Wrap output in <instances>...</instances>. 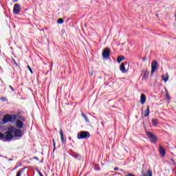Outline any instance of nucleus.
Segmentation results:
<instances>
[{"label":"nucleus","instance_id":"1","mask_svg":"<svg viewBox=\"0 0 176 176\" xmlns=\"http://www.w3.org/2000/svg\"><path fill=\"white\" fill-rule=\"evenodd\" d=\"M10 131L12 132L14 137L21 138L23 137V132L20 129H16L14 126H10Z\"/></svg>","mask_w":176,"mask_h":176},{"label":"nucleus","instance_id":"2","mask_svg":"<svg viewBox=\"0 0 176 176\" xmlns=\"http://www.w3.org/2000/svg\"><path fill=\"white\" fill-rule=\"evenodd\" d=\"M78 140H85L86 138H90V133L87 131H80L77 134Z\"/></svg>","mask_w":176,"mask_h":176},{"label":"nucleus","instance_id":"3","mask_svg":"<svg viewBox=\"0 0 176 176\" xmlns=\"http://www.w3.org/2000/svg\"><path fill=\"white\" fill-rule=\"evenodd\" d=\"M12 119H16V116H12L7 114L3 118V122H1V124H5L6 123H9V122H12Z\"/></svg>","mask_w":176,"mask_h":176},{"label":"nucleus","instance_id":"4","mask_svg":"<svg viewBox=\"0 0 176 176\" xmlns=\"http://www.w3.org/2000/svg\"><path fill=\"white\" fill-rule=\"evenodd\" d=\"M13 140V133L10 131V127L9 128V131L4 133V142H9Z\"/></svg>","mask_w":176,"mask_h":176},{"label":"nucleus","instance_id":"5","mask_svg":"<svg viewBox=\"0 0 176 176\" xmlns=\"http://www.w3.org/2000/svg\"><path fill=\"white\" fill-rule=\"evenodd\" d=\"M146 133L151 142L153 144H156V142L157 141V138H156V135L151 132H146Z\"/></svg>","mask_w":176,"mask_h":176},{"label":"nucleus","instance_id":"6","mask_svg":"<svg viewBox=\"0 0 176 176\" xmlns=\"http://www.w3.org/2000/svg\"><path fill=\"white\" fill-rule=\"evenodd\" d=\"M157 68H159V64L157 63V61L153 60L151 63V74H155Z\"/></svg>","mask_w":176,"mask_h":176},{"label":"nucleus","instance_id":"7","mask_svg":"<svg viewBox=\"0 0 176 176\" xmlns=\"http://www.w3.org/2000/svg\"><path fill=\"white\" fill-rule=\"evenodd\" d=\"M102 54L103 58H109V56H111V50H109V48H104Z\"/></svg>","mask_w":176,"mask_h":176},{"label":"nucleus","instance_id":"8","mask_svg":"<svg viewBox=\"0 0 176 176\" xmlns=\"http://www.w3.org/2000/svg\"><path fill=\"white\" fill-rule=\"evenodd\" d=\"M14 14H19L20 12H21V7L20 6V4L16 3L14 5Z\"/></svg>","mask_w":176,"mask_h":176},{"label":"nucleus","instance_id":"9","mask_svg":"<svg viewBox=\"0 0 176 176\" xmlns=\"http://www.w3.org/2000/svg\"><path fill=\"white\" fill-rule=\"evenodd\" d=\"M15 124L17 129H23V127H24V123H23V121L20 120H16Z\"/></svg>","mask_w":176,"mask_h":176},{"label":"nucleus","instance_id":"10","mask_svg":"<svg viewBox=\"0 0 176 176\" xmlns=\"http://www.w3.org/2000/svg\"><path fill=\"white\" fill-rule=\"evenodd\" d=\"M160 155L162 157H164V156H166V150L164 149V148H163V146H162V145H160Z\"/></svg>","mask_w":176,"mask_h":176},{"label":"nucleus","instance_id":"11","mask_svg":"<svg viewBox=\"0 0 176 176\" xmlns=\"http://www.w3.org/2000/svg\"><path fill=\"white\" fill-rule=\"evenodd\" d=\"M59 133L60 135V140H61L62 144H65V140H64V133H63L62 129H60Z\"/></svg>","mask_w":176,"mask_h":176},{"label":"nucleus","instance_id":"12","mask_svg":"<svg viewBox=\"0 0 176 176\" xmlns=\"http://www.w3.org/2000/svg\"><path fill=\"white\" fill-rule=\"evenodd\" d=\"M146 101V97L145 96V94H142L140 96V103L144 104V102Z\"/></svg>","mask_w":176,"mask_h":176},{"label":"nucleus","instance_id":"13","mask_svg":"<svg viewBox=\"0 0 176 176\" xmlns=\"http://www.w3.org/2000/svg\"><path fill=\"white\" fill-rule=\"evenodd\" d=\"M120 70L121 71V72H122V74H125L126 73V67H124V63H122L120 65Z\"/></svg>","mask_w":176,"mask_h":176},{"label":"nucleus","instance_id":"14","mask_svg":"<svg viewBox=\"0 0 176 176\" xmlns=\"http://www.w3.org/2000/svg\"><path fill=\"white\" fill-rule=\"evenodd\" d=\"M170 76H168V74H166L165 75L162 76V80L165 82V83L168 80Z\"/></svg>","mask_w":176,"mask_h":176},{"label":"nucleus","instance_id":"15","mask_svg":"<svg viewBox=\"0 0 176 176\" xmlns=\"http://www.w3.org/2000/svg\"><path fill=\"white\" fill-rule=\"evenodd\" d=\"M123 60H124V56H119L117 58V62L118 63V64H120V63H122V61H123Z\"/></svg>","mask_w":176,"mask_h":176},{"label":"nucleus","instance_id":"16","mask_svg":"<svg viewBox=\"0 0 176 176\" xmlns=\"http://www.w3.org/2000/svg\"><path fill=\"white\" fill-rule=\"evenodd\" d=\"M148 76H149V72H145L143 74L142 80H145V79H146V78H148Z\"/></svg>","mask_w":176,"mask_h":176},{"label":"nucleus","instance_id":"17","mask_svg":"<svg viewBox=\"0 0 176 176\" xmlns=\"http://www.w3.org/2000/svg\"><path fill=\"white\" fill-rule=\"evenodd\" d=\"M81 116H82V118L85 119L86 123H90V122L89 121V119L87 118V116H86V114L82 113Z\"/></svg>","mask_w":176,"mask_h":176},{"label":"nucleus","instance_id":"18","mask_svg":"<svg viewBox=\"0 0 176 176\" xmlns=\"http://www.w3.org/2000/svg\"><path fill=\"white\" fill-rule=\"evenodd\" d=\"M71 156H72V157H74V159H78V157H80V155L76 153H73L72 154H71Z\"/></svg>","mask_w":176,"mask_h":176},{"label":"nucleus","instance_id":"19","mask_svg":"<svg viewBox=\"0 0 176 176\" xmlns=\"http://www.w3.org/2000/svg\"><path fill=\"white\" fill-rule=\"evenodd\" d=\"M144 116L145 118L149 116V107L148 106L147 107V109L144 111Z\"/></svg>","mask_w":176,"mask_h":176},{"label":"nucleus","instance_id":"20","mask_svg":"<svg viewBox=\"0 0 176 176\" xmlns=\"http://www.w3.org/2000/svg\"><path fill=\"white\" fill-rule=\"evenodd\" d=\"M24 170H25V168H22L19 171H18L16 173V176H21V174H23Z\"/></svg>","mask_w":176,"mask_h":176},{"label":"nucleus","instance_id":"21","mask_svg":"<svg viewBox=\"0 0 176 176\" xmlns=\"http://www.w3.org/2000/svg\"><path fill=\"white\" fill-rule=\"evenodd\" d=\"M5 139V133H2L0 132V140L4 141Z\"/></svg>","mask_w":176,"mask_h":176},{"label":"nucleus","instance_id":"22","mask_svg":"<svg viewBox=\"0 0 176 176\" xmlns=\"http://www.w3.org/2000/svg\"><path fill=\"white\" fill-rule=\"evenodd\" d=\"M57 23L58 24H63V23H64V20L63 19H58Z\"/></svg>","mask_w":176,"mask_h":176},{"label":"nucleus","instance_id":"23","mask_svg":"<svg viewBox=\"0 0 176 176\" xmlns=\"http://www.w3.org/2000/svg\"><path fill=\"white\" fill-rule=\"evenodd\" d=\"M144 176H152V172L148 170L146 174L144 175Z\"/></svg>","mask_w":176,"mask_h":176},{"label":"nucleus","instance_id":"24","mask_svg":"<svg viewBox=\"0 0 176 176\" xmlns=\"http://www.w3.org/2000/svg\"><path fill=\"white\" fill-rule=\"evenodd\" d=\"M166 100H170V96L168 95V91H167V89H166Z\"/></svg>","mask_w":176,"mask_h":176},{"label":"nucleus","instance_id":"25","mask_svg":"<svg viewBox=\"0 0 176 176\" xmlns=\"http://www.w3.org/2000/svg\"><path fill=\"white\" fill-rule=\"evenodd\" d=\"M152 122L155 126H156V124L158 123L157 120L155 119L153 120Z\"/></svg>","mask_w":176,"mask_h":176},{"label":"nucleus","instance_id":"26","mask_svg":"<svg viewBox=\"0 0 176 176\" xmlns=\"http://www.w3.org/2000/svg\"><path fill=\"white\" fill-rule=\"evenodd\" d=\"M0 100H1V101H3V102H6V101H7L6 97H1V98H0Z\"/></svg>","mask_w":176,"mask_h":176},{"label":"nucleus","instance_id":"27","mask_svg":"<svg viewBox=\"0 0 176 176\" xmlns=\"http://www.w3.org/2000/svg\"><path fill=\"white\" fill-rule=\"evenodd\" d=\"M28 68L30 72H31V74H33L32 69H31V67H30V65H28Z\"/></svg>","mask_w":176,"mask_h":176},{"label":"nucleus","instance_id":"28","mask_svg":"<svg viewBox=\"0 0 176 176\" xmlns=\"http://www.w3.org/2000/svg\"><path fill=\"white\" fill-rule=\"evenodd\" d=\"M53 145H54V149H56V141H54V139H53Z\"/></svg>","mask_w":176,"mask_h":176},{"label":"nucleus","instance_id":"29","mask_svg":"<svg viewBox=\"0 0 176 176\" xmlns=\"http://www.w3.org/2000/svg\"><path fill=\"white\" fill-rule=\"evenodd\" d=\"M9 87H10V89H11V90H12V91H14V89H13V87H12V85H10Z\"/></svg>","mask_w":176,"mask_h":176},{"label":"nucleus","instance_id":"30","mask_svg":"<svg viewBox=\"0 0 176 176\" xmlns=\"http://www.w3.org/2000/svg\"><path fill=\"white\" fill-rule=\"evenodd\" d=\"M21 120H22V122H25V118L24 117H23V118H21Z\"/></svg>","mask_w":176,"mask_h":176},{"label":"nucleus","instance_id":"31","mask_svg":"<svg viewBox=\"0 0 176 176\" xmlns=\"http://www.w3.org/2000/svg\"><path fill=\"white\" fill-rule=\"evenodd\" d=\"M114 170H115V171H118V170H119V168L115 167V168H114Z\"/></svg>","mask_w":176,"mask_h":176},{"label":"nucleus","instance_id":"32","mask_svg":"<svg viewBox=\"0 0 176 176\" xmlns=\"http://www.w3.org/2000/svg\"><path fill=\"white\" fill-rule=\"evenodd\" d=\"M173 164L176 166L175 161L174 160H172Z\"/></svg>","mask_w":176,"mask_h":176},{"label":"nucleus","instance_id":"33","mask_svg":"<svg viewBox=\"0 0 176 176\" xmlns=\"http://www.w3.org/2000/svg\"><path fill=\"white\" fill-rule=\"evenodd\" d=\"M173 164L176 166L175 161L174 160H172Z\"/></svg>","mask_w":176,"mask_h":176},{"label":"nucleus","instance_id":"34","mask_svg":"<svg viewBox=\"0 0 176 176\" xmlns=\"http://www.w3.org/2000/svg\"><path fill=\"white\" fill-rule=\"evenodd\" d=\"M38 174L40 176H43V175H42V173L41 172H38Z\"/></svg>","mask_w":176,"mask_h":176},{"label":"nucleus","instance_id":"35","mask_svg":"<svg viewBox=\"0 0 176 176\" xmlns=\"http://www.w3.org/2000/svg\"><path fill=\"white\" fill-rule=\"evenodd\" d=\"M147 58H143V61H146Z\"/></svg>","mask_w":176,"mask_h":176},{"label":"nucleus","instance_id":"36","mask_svg":"<svg viewBox=\"0 0 176 176\" xmlns=\"http://www.w3.org/2000/svg\"><path fill=\"white\" fill-rule=\"evenodd\" d=\"M14 63L15 65L17 66V63H16V61H14Z\"/></svg>","mask_w":176,"mask_h":176},{"label":"nucleus","instance_id":"37","mask_svg":"<svg viewBox=\"0 0 176 176\" xmlns=\"http://www.w3.org/2000/svg\"><path fill=\"white\" fill-rule=\"evenodd\" d=\"M34 159H36V160H38V157H35Z\"/></svg>","mask_w":176,"mask_h":176}]
</instances>
